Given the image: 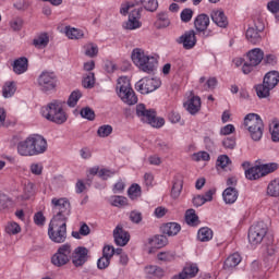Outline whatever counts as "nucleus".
I'll return each mask as SVG.
<instances>
[{"label":"nucleus","mask_w":279,"mask_h":279,"mask_svg":"<svg viewBox=\"0 0 279 279\" xmlns=\"http://www.w3.org/2000/svg\"><path fill=\"white\" fill-rule=\"evenodd\" d=\"M145 272L150 279L165 278V269H162L160 266H146Z\"/></svg>","instance_id":"nucleus-23"},{"label":"nucleus","mask_w":279,"mask_h":279,"mask_svg":"<svg viewBox=\"0 0 279 279\" xmlns=\"http://www.w3.org/2000/svg\"><path fill=\"white\" fill-rule=\"evenodd\" d=\"M230 163V157L228 155H221L217 159V166L220 167L221 169H226Z\"/></svg>","instance_id":"nucleus-59"},{"label":"nucleus","mask_w":279,"mask_h":279,"mask_svg":"<svg viewBox=\"0 0 279 279\" xmlns=\"http://www.w3.org/2000/svg\"><path fill=\"white\" fill-rule=\"evenodd\" d=\"M113 238L120 247H124L126 243H130V233L119 226L113 231Z\"/></svg>","instance_id":"nucleus-16"},{"label":"nucleus","mask_w":279,"mask_h":279,"mask_svg":"<svg viewBox=\"0 0 279 279\" xmlns=\"http://www.w3.org/2000/svg\"><path fill=\"white\" fill-rule=\"evenodd\" d=\"M81 98H82V92L80 90L72 92V94L68 99V106L70 108H75V106H77V101H80Z\"/></svg>","instance_id":"nucleus-45"},{"label":"nucleus","mask_w":279,"mask_h":279,"mask_svg":"<svg viewBox=\"0 0 279 279\" xmlns=\"http://www.w3.org/2000/svg\"><path fill=\"white\" fill-rule=\"evenodd\" d=\"M245 177L247 180H258L263 178V172L260 170V166H255L245 171Z\"/></svg>","instance_id":"nucleus-33"},{"label":"nucleus","mask_w":279,"mask_h":279,"mask_svg":"<svg viewBox=\"0 0 279 279\" xmlns=\"http://www.w3.org/2000/svg\"><path fill=\"white\" fill-rule=\"evenodd\" d=\"M142 4L148 12L158 10V0H142Z\"/></svg>","instance_id":"nucleus-50"},{"label":"nucleus","mask_w":279,"mask_h":279,"mask_svg":"<svg viewBox=\"0 0 279 279\" xmlns=\"http://www.w3.org/2000/svg\"><path fill=\"white\" fill-rule=\"evenodd\" d=\"M192 159L195 160V162L204 161L208 162L210 160V154L207 151H198L196 154H193Z\"/></svg>","instance_id":"nucleus-53"},{"label":"nucleus","mask_w":279,"mask_h":279,"mask_svg":"<svg viewBox=\"0 0 279 279\" xmlns=\"http://www.w3.org/2000/svg\"><path fill=\"white\" fill-rule=\"evenodd\" d=\"M155 25L158 29L169 27V25H171V21H169V15L165 12L159 13Z\"/></svg>","instance_id":"nucleus-34"},{"label":"nucleus","mask_w":279,"mask_h":279,"mask_svg":"<svg viewBox=\"0 0 279 279\" xmlns=\"http://www.w3.org/2000/svg\"><path fill=\"white\" fill-rule=\"evenodd\" d=\"M134 5L125 4L121 8L120 12L125 16L129 13V20L124 24L125 29H138L143 25L141 23V8L133 9Z\"/></svg>","instance_id":"nucleus-8"},{"label":"nucleus","mask_w":279,"mask_h":279,"mask_svg":"<svg viewBox=\"0 0 279 279\" xmlns=\"http://www.w3.org/2000/svg\"><path fill=\"white\" fill-rule=\"evenodd\" d=\"M268 197H279V178L271 180L266 190Z\"/></svg>","instance_id":"nucleus-29"},{"label":"nucleus","mask_w":279,"mask_h":279,"mask_svg":"<svg viewBox=\"0 0 279 279\" xmlns=\"http://www.w3.org/2000/svg\"><path fill=\"white\" fill-rule=\"evenodd\" d=\"M84 88H93L95 86V73H88L83 80Z\"/></svg>","instance_id":"nucleus-56"},{"label":"nucleus","mask_w":279,"mask_h":279,"mask_svg":"<svg viewBox=\"0 0 279 279\" xmlns=\"http://www.w3.org/2000/svg\"><path fill=\"white\" fill-rule=\"evenodd\" d=\"M199 271V268H197V265L195 264H187L183 270L182 274L184 275L185 279L189 278H195Z\"/></svg>","instance_id":"nucleus-36"},{"label":"nucleus","mask_w":279,"mask_h":279,"mask_svg":"<svg viewBox=\"0 0 279 279\" xmlns=\"http://www.w3.org/2000/svg\"><path fill=\"white\" fill-rule=\"evenodd\" d=\"M267 9L269 12L276 15L277 21H279V0H270L267 3Z\"/></svg>","instance_id":"nucleus-47"},{"label":"nucleus","mask_w":279,"mask_h":279,"mask_svg":"<svg viewBox=\"0 0 279 279\" xmlns=\"http://www.w3.org/2000/svg\"><path fill=\"white\" fill-rule=\"evenodd\" d=\"M31 143L33 145V151L35 156L45 154L47 151V140L39 134L31 135Z\"/></svg>","instance_id":"nucleus-13"},{"label":"nucleus","mask_w":279,"mask_h":279,"mask_svg":"<svg viewBox=\"0 0 279 279\" xmlns=\"http://www.w3.org/2000/svg\"><path fill=\"white\" fill-rule=\"evenodd\" d=\"M36 195V185L33 182H27L24 186V199H31Z\"/></svg>","instance_id":"nucleus-43"},{"label":"nucleus","mask_w":279,"mask_h":279,"mask_svg":"<svg viewBox=\"0 0 279 279\" xmlns=\"http://www.w3.org/2000/svg\"><path fill=\"white\" fill-rule=\"evenodd\" d=\"M185 223L192 227L199 226V217L195 214V209H187L185 211Z\"/></svg>","instance_id":"nucleus-32"},{"label":"nucleus","mask_w":279,"mask_h":279,"mask_svg":"<svg viewBox=\"0 0 279 279\" xmlns=\"http://www.w3.org/2000/svg\"><path fill=\"white\" fill-rule=\"evenodd\" d=\"M182 227L177 222H168L162 226L163 234H168V236H175Z\"/></svg>","instance_id":"nucleus-28"},{"label":"nucleus","mask_w":279,"mask_h":279,"mask_svg":"<svg viewBox=\"0 0 279 279\" xmlns=\"http://www.w3.org/2000/svg\"><path fill=\"white\" fill-rule=\"evenodd\" d=\"M222 197L226 204H234L239 199V191L234 187H227L222 193Z\"/></svg>","instance_id":"nucleus-24"},{"label":"nucleus","mask_w":279,"mask_h":279,"mask_svg":"<svg viewBox=\"0 0 279 279\" xmlns=\"http://www.w3.org/2000/svg\"><path fill=\"white\" fill-rule=\"evenodd\" d=\"M267 225L265 222H257L253 226H251L248 230V243L256 247L257 245H260L263 241L265 240V236H267L268 232Z\"/></svg>","instance_id":"nucleus-9"},{"label":"nucleus","mask_w":279,"mask_h":279,"mask_svg":"<svg viewBox=\"0 0 279 279\" xmlns=\"http://www.w3.org/2000/svg\"><path fill=\"white\" fill-rule=\"evenodd\" d=\"M7 234H19L21 232V226L16 222H9L5 227Z\"/></svg>","instance_id":"nucleus-55"},{"label":"nucleus","mask_w":279,"mask_h":279,"mask_svg":"<svg viewBox=\"0 0 279 279\" xmlns=\"http://www.w3.org/2000/svg\"><path fill=\"white\" fill-rule=\"evenodd\" d=\"M29 66V61L25 57H21L13 62V73L23 75Z\"/></svg>","instance_id":"nucleus-19"},{"label":"nucleus","mask_w":279,"mask_h":279,"mask_svg":"<svg viewBox=\"0 0 279 279\" xmlns=\"http://www.w3.org/2000/svg\"><path fill=\"white\" fill-rule=\"evenodd\" d=\"M241 260H243L241 254L233 253L226 258L223 269L231 271V269H234V267H238V265L241 264Z\"/></svg>","instance_id":"nucleus-20"},{"label":"nucleus","mask_w":279,"mask_h":279,"mask_svg":"<svg viewBox=\"0 0 279 279\" xmlns=\"http://www.w3.org/2000/svg\"><path fill=\"white\" fill-rule=\"evenodd\" d=\"M72 248L70 244H62L52 256L51 263L54 267H64L71 260Z\"/></svg>","instance_id":"nucleus-11"},{"label":"nucleus","mask_w":279,"mask_h":279,"mask_svg":"<svg viewBox=\"0 0 279 279\" xmlns=\"http://www.w3.org/2000/svg\"><path fill=\"white\" fill-rule=\"evenodd\" d=\"M97 134L100 138H106L112 134V126L108 124L99 126Z\"/></svg>","instance_id":"nucleus-51"},{"label":"nucleus","mask_w":279,"mask_h":279,"mask_svg":"<svg viewBox=\"0 0 279 279\" xmlns=\"http://www.w3.org/2000/svg\"><path fill=\"white\" fill-rule=\"evenodd\" d=\"M211 21L218 25V27H228V17L221 10H214L211 12Z\"/></svg>","instance_id":"nucleus-22"},{"label":"nucleus","mask_w":279,"mask_h":279,"mask_svg":"<svg viewBox=\"0 0 279 279\" xmlns=\"http://www.w3.org/2000/svg\"><path fill=\"white\" fill-rule=\"evenodd\" d=\"M179 43L183 45L184 49H193L197 44V38L195 37V31L185 32L179 39Z\"/></svg>","instance_id":"nucleus-17"},{"label":"nucleus","mask_w":279,"mask_h":279,"mask_svg":"<svg viewBox=\"0 0 279 279\" xmlns=\"http://www.w3.org/2000/svg\"><path fill=\"white\" fill-rule=\"evenodd\" d=\"M279 83V73L276 71L268 72L264 77V84L269 86V88L274 89L278 86Z\"/></svg>","instance_id":"nucleus-26"},{"label":"nucleus","mask_w":279,"mask_h":279,"mask_svg":"<svg viewBox=\"0 0 279 279\" xmlns=\"http://www.w3.org/2000/svg\"><path fill=\"white\" fill-rule=\"evenodd\" d=\"M160 78H142L137 84L136 88L142 95H149L154 90H158V87L161 86Z\"/></svg>","instance_id":"nucleus-12"},{"label":"nucleus","mask_w":279,"mask_h":279,"mask_svg":"<svg viewBox=\"0 0 279 279\" xmlns=\"http://www.w3.org/2000/svg\"><path fill=\"white\" fill-rule=\"evenodd\" d=\"M9 25L13 32H21V29H23V19L21 17L12 19Z\"/></svg>","instance_id":"nucleus-52"},{"label":"nucleus","mask_w":279,"mask_h":279,"mask_svg":"<svg viewBox=\"0 0 279 279\" xmlns=\"http://www.w3.org/2000/svg\"><path fill=\"white\" fill-rule=\"evenodd\" d=\"M197 236L198 240L206 243L213 239V230L208 227H203L198 230Z\"/></svg>","instance_id":"nucleus-37"},{"label":"nucleus","mask_w":279,"mask_h":279,"mask_svg":"<svg viewBox=\"0 0 279 279\" xmlns=\"http://www.w3.org/2000/svg\"><path fill=\"white\" fill-rule=\"evenodd\" d=\"M88 260V248L78 246L72 253V263L74 267H82Z\"/></svg>","instance_id":"nucleus-14"},{"label":"nucleus","mask_w":279,"mask_h":279,"mask_svg":"<svg viewBox=\"0 0 279 279\" xmlns=\"http://www.w3.org/2000/svg\"><path fill=\"white\" fill-rule=\"evenodd\" d=\"M244 129L247 130L250 136L253 141H260L263 138V132L265 130V124H263V119L256 113H248L244 118Z\"/></svg>","instance_id":"nucleus-4"},{"label":"nucleus","mask_w":279,"mask_h":279,"mask_svg":"<svg viewBox=\"0 0 279 279\" xmlns=\"http://www.w3.org/2000/svg\"><path fill=\"white\" fill-rule=\"evenodd\" d=\"M260 32H263V27L254 28L250 27L246 31V38L248 43L256 45V43H260Z\"/></svg>","instance_id":"nucleus-25"},{"label":"nucleus","mask_w":279,"mask_h":279,"mask_svg":"<svg viewBox=\"0 0 279 279\" xmlns=\"http://www.w3.org/2000/svg\"><path fill=\"white\" fill-rule=\"evenodd\" d=\"M65 36H68L70 40H80V38H84V32L73 27H65Z\"/></svg>","instance_id":"nucleus-35"},{"label":"nucleus","mask_w":279,"mask_h":279,"mask_svg":"<svg viewBox=\"0 0 279 279\" xmlns=\"http://www.w3.org/2000/svg\"><path fill=\"white\" fill-rule=\"evenodd\" d=\"M132 62L140 71L144 73H154L156 66H158V59L145 53V50L141 48H135L131 54Z\"/></svg>","instance_id":"nucleus-3"},{"label":"nucleus","mask_w":279,"mask_h":279,"mask_svg":"<svg viewBox=\"0 0 279 279\" xmlns=\"http://www.w3.org/2000/svg\"><path fill=\"white\" fill-rule=\"evenodd\" d=\"M183 186L184 181H182V177H175L171 190V197H173V199H178V197H180Z\"/></svg>","instance_id":"nucleus-27"},{"label":"nucleus","mask_w":279,"mask_h":279,"mask_svg":"<svg viewBox=\"0 0 279 279\" xmlns=\"http://www.w3.org/2000/svg\"><path fill=\"white\" fill-rule=\"evenodd\" d=\"M16 93V83L7 82L2 88V95L5 99L12 97Z\"/></svg>","instance_id":"nucleus-38"},{"label":"nucleus","mask_w":279,"mask_h":279,"mask_svg":"<svg viewBox=\"0 0 279 279\" xmlns=\"http://www.w3.org/2000/svg\"><path fill=\"white\" fill-rule=\"evenodd\" d=\"M185 110L190 112V114H197L199 110H202V98L199 96H190L187 100L183 104Z\"/></svg>","instance_id":"nucleus-15"},{"label":"nucleus","mask_w":279,"mask_h":279,"mask_svg":"<svg viewBox=\"0 0 279 279\" xmlns=\"http://www.w3.org/2000/svg\"><path fill=\"white\" fill-rule=\"evenodd\" d=\"M129 197L131 199H137V197H141V185L134 183L129 187Z\"/></svg>","instance_id":"nucleus-48"},{"label":"nucleus","mask_w":279,"mask_h":279,"mask_svg":"<svg viewBox=\"0 0 279 279\" xmlns=\"http://www.w3.org/2000/svg\"><path fill=\"white\" fill-rule=\"evenodd\" d=\"M110 202L111 206H116L118 208L128 206V199L124 196H112Z\"/></svg>","instance_id":"nucleus-49"},{"label":"nucleus","mask_w":279,"mask_h":279,"mask_svg":"<svg viewBox=\"0 0 279 279\" xmlns=\"http://www.w3.org/2000/svg\"><path fill=\"white\" fill-rule=\"evenodd\" d=\"M259 169L262 171L263 178H265V175H269V173H274V171H276V169H278V163L262 165V166H259Z\"/></svg>","instance_id":"nucleus-46"},{"label":"nucleus","mask_w":279,"mask_h":279,"mask_svg":"<svg viewBox=\"0 0 279 279\" xmlns=\"http://www.w3.org/2000/svg\"><path fill=\"white\" fill-rule=\"evenodd\" d=\"M256 94L260 99H264L265 97H269V90H271V87L266 85L265 83L257 85L255 87Z\"/></svg>","instance_id":"nucleus-42"},{"label":"nucleus","mask_w":279,"mask_h":279,"mask_svg":"<svg viewBox=\"0 0 279 279\" xmlns=\"http://www.w3.org/2000/svg\"><path fill=\"white\" fill-rule=\"evenodd\" d=\"M136 116L143 123H148L151 128H162V125H165V119L157 118L156 111L145 108V105L143 104L136 106Z\"/></svg>","instance_id":"nucleus-6"},{"label":"nucleus","mask_w":279,"mask_h":279,"mask_svg":"<svg viewBox=\"0 0 279 279\" xmlns=\"http://www.w3.org/2000/svg\"><path fill=\"white\" fill-rule=\"evenodd\" d=\"M270 133L274 143H279V120H272L270 123Z\"/></svg>","instance_id":"nucleus-44"},{"label":"nucleus","mask_w":279,"mask_h":279,"mask_svg":"<svg viewBox=\"0 0 279 279\" xmlns=\"http://www.w3.org/2000/svg\"><path fill=\"white\" fill-rule=\"evenodd\" d=\"M53 218L50 221L48 235L53 243H64L66 241V219L71 215V203L66 198L51 199Z\"/></svg>","instance_id":"nucleus-1"},{"label":"nucleus","mask_w":279,"mask_h":279,"mask_svg":"<svg viewBox=\"0 0 279 279\" xmlns=\"http://www.w3.org/2000/svg\"><path fill=\"white\" fill-rule=\"evenodd\" d=\"M192 19H193V10L184 9L181 12V21H182V23H191Z\"/></svg>","instance_id":"nucleus-58"},{"label":"nucleus","mask_w":279,"mask_h":279,"mask_svg":"<svg viewBox=\"0 0 279 279\" xmlns=\"http://www.w3.org/2000/svg\"><path fill=\"white\" fill-rule=\"evenodd\" d=\"M41 117L51 123H56L57 125H63L66 123L69 116L64 108L62 107V101L52 100L48 105L41 108Z\"/></svg>","instance_id":"nucleus-2"},{"label":"nucleus","mask_w":279,"mask_h":279,"mask_svg":"<svg viewBox=\"0 0 279 279\" xmlns=\"http://www.w3.org/2000/svg\"><path fill=\"white\" fill-rule=\"evenodd\" d=\"M110 257H106V256H101L99 259H98V269H106L107 267L110 266Z\"/></svg>","instance_id":"nucleus-62"},{"label":"nucleus","mask_w":279,"mask_h":279,"mask_svg":"<svg viewBox=\"0 0 279 279\" xmlns=\"http://www.w3.org/2000/svg\"><path fill=\"white\" fill-rule=\"evenodd\" d=\"M81 117H83V119H87L88 121H93L95 119V111H93V109L89 107H85L81 110Z\"/></svg>","instance_id":"nucleus-57"},{"label":"nucleus","mask_w":279,"mask_h":279,"mask_svg":"<svg viewBox=\"0 0 279 279\" xmlns=\"http://www.w3.org/2000/svg\"><path fill=\"white\" fill-rule=\"evenodd\" d=\"M117 90L120 99L124 104H128V106H134L135 104H138V97H136V93H134V89L130 84V78L126 76L118 78Z\"/></svg>","instance_id":"nucleus-5"},{"label":"nucleus","mask_w":279,"mask_h":279,"mask_svg":"<svg viewBox=\"0 0 279 279\" xmlns=\"http://www.w3.org/2000/svg\"><path fill=\"white\" fill-rule=\"evenodd\" d=\"M265 59V52L260 48H254L246 53V61L242 66V73L250 75Z\"/></svg>","instance_id":"nucleus-7"},{"label":"nucleus","mask_w":279,"mask_h":279,"mask_svg":"<svg viewBox=\"0 0 279 279\" xmlns=\"http://www.w3.org/2000/svg\"><path fill=\"white\" fill-rule=\"evenodd\" d=\"M208 25H210V17L204 13L198 14L194 20L196 32H206V29H208Z\"/></svg>","instance_id":"nucleus-21"},{"label":"nucleus","mask_w":279,"mask_h":279,"mask_svg":"<svg viewBox=\"0 0 279 279\" xmlns=\"http://www.w3.org/2000/svg\"><path fill=\"white\" fill-rule=\"evenodd\" d=\"M157 257L159 260H162L163 263H171L172 260H175V253L163 252V253H159Z\"/></svg>","instance_id":"nucleus-54"},{"label":"nucleus","mask_w":279,"mask_h":279,"mask_svg":"<svg viewBox=\"0 0 279 279\" xmlns=\"http://www.w3.org/2000/svg\"><path fill=\"white\" fill-rule=\"evenodd\" d=\"M34 47L37 49H43L49 45V35L47 33H41L33 40Z\"/></svg>","instance_id":"nucleus-31"},{"label":"nucleus","mask_w":279,"mask_h":279,"mask_svg":"<svg viewBox=\"0 0 279 279\" xmlns=\"http://www.w3.org/2000/svg\"><path fill=\"white\" fill-rule=\"evenodd\" d=\"M17 154H20V156H36L31 136L17 145Z\"/></svg>","instance_id":"nucleus-18"},{"label":"nucleus","mask_w":279,"mask_h":279,"mask_svg":"<svg viewBox=\"0 0 279 279\" xmlns=\"http://www.w3.org/2000/svg\"><path fill=\"white\" fill-rule=\"evenodd\" d=\"M102 256L112 259V256H114V246L105 245L102 248Z\"/></svg>","instance_id":"nucleus-60"},{"label":"nucleus","mask_w":279,"mask_h":279,"mask_svg":"<svg viewBox=\"0 0 279 279\" xmlns=\"http://www.w3.org/2000/svg\"><path fill=\"white\" fill-rule=\"evenodd\" d=\"M38 86L43 93H49L51 90H56V86H58V76L53 72L44 71L38 76Z\"/></svg>","instance_id":"nucleus-10"},{"label":"nucleus","mask_w":279,"mask_h":279,"mask_svg":"<svg viewBox=\"0 0 279 279\" xmlns=\"http://www.w3.org/2000/svg\"><path fill=\"white\" fill-rule=\"evenodd\" d=\"M167 243H169V240L165 235H157L150 240V245L153 247H156L157 250H160V247H165Z\"/></svg>","instance_id":"nucleus-40"},{"label":"nucleus","mask_w":279,"mask_h":279,"mask_svg":"<svg viewBox=\"0 0 279 279\" xmlns=\"http://www.w3.org/2000/svg\"><path fill=\"white\" fill-rule=\"evenodd\" d=\"M31 172L33 173V175H41L43 174L41 163H32L31 165Z\"/></svg>","instance_id":"nucleus-64"},{"label":"nucleus","mask_w":279,"mask_h":279,"mask_svg":"<svg viewBox=\"0 0 279 279\" xmlns=\"http://www.w3.org/2000/svg\"><path fill=\"white\" fill-rule=\"evenodd\" d=\"M236 129L232 124H227L220 130L221 136H229V134H234Z\"/></svg>","instance_id":"nucleus-61"},{"label":"nucleus","mask_w":279,"mask_h":279,"mask_svg":"<svg viewBox=\"0 0 279 279\" xmlns=\"http://www.w3.org/2000/svg\"><path fill=\"white\" fill-rule=\"evenodd\" d=\"M217 86V78L210 77L206 81V77L202 76L199 78V88L202 90H215Z\"/></svg>","instance_id":"nucleus-30"},{"label":"nucleus","mask_w":279,"mask_h":279,"mask_svg":"<svg viewBox=\"0 0 279 279\" xmlns=\"http://www.w3.org/2000/svg\"><path fill=\"white\" fill-rule=\"evenodd\" d=\"M90 234V227L86 222H82L78 231H73L72 236L74 239H82V236H88Z\"/></svg>","instance_id":"nucleus-39"},{"label":"nucleus","mask_w":279,"mask_h":279,"mask_svg":"<svg viewBox=\"0 0 279 279\" xmlns=\"http://www.w3.org/2000/svg\"><path fill=\"white\" fill-rule=\"evenodd\" d=\"M85 56L88 58H95L99 53V47L96 44L89 43L84 46Z\"/></svg>","instance_id":"nucleus-41"},{"label":"nucleus","mask_w":279,"mask_h":279,"mask_svg":"<svg viewBox=\"0 0 279 279\" xmlns=\"http://www.w3.org/2000/svg\"><path fill=\"white\" fill-rule=\"evenodd\" d=\"M222 145L223 147H226V149H234L236 145V140H234L233 137H227L223 140Z\"/></svg>","instance_id":"nucleus-63"}]
</instances>
